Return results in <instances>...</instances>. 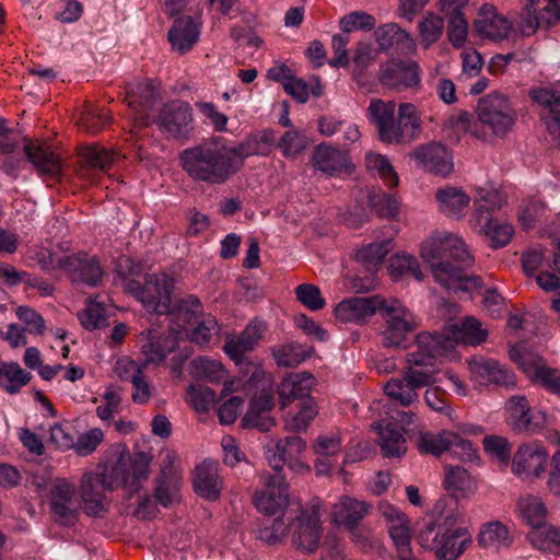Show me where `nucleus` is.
Masks as SVG:
<instances>
[{"mask_svg":"<svg viewBox=\"0 0 560 560\" xmlns=\"http://www.w3.org/2000/svg\"><path fill=\"white\" fill-rule=\"evenodd\" d=\"M487 331L475 317H464L460 323L444 326L440 331H422L416 336L417 350L406 355L401 377L390 378L384 386L387 396L402 406L418 399V390L435 383L439 358L450 357L458 343L479 345L487 339Z\"/></svg>","mask_w":560,"mask_h":560,"instance_id":"nucleus-1","label":"nucleus"},{"mask_svg":"<svg viewBox=\"0 0 560 560\" xmlns=\"http://www.w3.org/2000/svg\"><path fill=\"white\" fill-rule=\"evenodd\" d=\"M423 260L431 266L434 279L446 289L470 291L481 288L482 279L469 275L475 257L457 235L438 233L423 242L420 249Z\"/></svg>","mask_w":560,"mask_h":560,"instance_id":"nucleus-2","label":"nucleus"},{"mask_svg":"<svg viewBox=\"0 0 560 560\" xmlns=\"http://www.w3.org/2000/svg\"><path fill=\"white\" fill-rule=\"evenodd\" d=\"M178 163L196 184L223 185L237 174L230 148L214 140L184 149L178 154Z\"/></svg>","mask_w":560,"mask_h":560,"instance_id":"nucleus-3","label":"nucleus"},{"mask_svg":"<svg viewBox=\"0 0 560 560\" xmlns=\"http://www.w3.org/2000/svg\"><path fill=\"white\" fill-rule=\"evenodd\" d=\"M152 460L150 453L140 451L132 456L121 453L114 463H107L96 474L106 488L114 490L119 487H127L130 492L140 489V482L149 477V465Z\"/></svg>","mask_w":560,"mask_h":560,"instance_id":"nucleus-4","label":"nucleus"},{"mask_svg":"<svg viewBox=\"0 0 560 560\" xmlns=\"http://www.w3.org/2000/svg\"><path fill=\"white\" fill-rule=\"evenodd\" d=\"M320 500L314 498L301 506L294 517L289 518V533L292 546L303 553H314L323 535Z\"/></svg>","mask_w":560,"mask_h":560,"instance_id":"nucleus-5","label":"nucleus"},{"mask_svg":"<svg viewBox=\"0 0 560 560\" xmlns=\"http://www.w3.org/2000/svg\"><path fill=\"white\" fill-rule=\"evenodd\" d=\"M126 288L148 312L163 315L171 311L174 280L167 275H147L143 284L136 280H129Z\"/></svg>","mask_w":560,"mask_h":560,"instance_id":"nucleus-6","label":"nucleus"},{"mask_svg":"<svg viewBox=\"0 0 560 560\" xmlns=\"http://www.w3.org/2000/svg\"><path fill=\"white\" fill-rule=\"evenodd\" d=\"M385 327L382 343L386 348H406L408 336L418 327L412 314L396 299H384L380 308Z\"/></svg>","mask_w":560,"mask_h":560,"instance_id":"nucleus-7","label":"nucleus"},{"mask_svg":"<svg viewBox=\"0 0 560 560\" xmlns=\"http://www.w3.org/2000/svg\"><path fill=\"white\" fill-rule=\"evenodd\" d=\"M393 240L385 238L382 242L370 243L357 252V261L368 273L363 277L355 276L353 278L352 289L357 293H366L374 290L376 287L375 273L381 268L385 257L393 249Z\"/></svg>","mask_w":560,"mask_h":560,"instance_id":"nucleus-8","label":"nucleus"},{"mask_svg":"<svg viewBox=\"0 0 560 560\" xmlns=\"http://www.w3.org/2000/svg\"><path fill=\"white\" fill-rule=\"evenodd\" d=\"M421 132V118L411 103H401L398 107L397 116L394 115L392 121L381 130L378 139L386 144H408L412 142Z\"/></svg>","mask_w":560,"mask_h":560,"instance_id":"nucleus-9","label":"nucleus"},{"mask_svg":"<svg viewBox=\"0 0 560 560\" xmlns=\"http://www.w3.org/2000/svg\"><path fill=\"white\" fill-rule=\"evenodd\" d=\"M478 121L491 129L495 136H504L514 125L515 117L508 98L499 93H491L478 101Z\"/></svg>","mask_w":560,"mask_h":560,"instance_id":"nucleus-10","label":"nucleus"},{"mask_svg":"<svg viewBox=\"0 0 560 560\" xmlns=\"http://www.w3.org/2000/svg\"><path fill=\"white\" fill-rule=\"evenodd\" d=\"M506 409L510 425L517 433L533 435L546 425V413L541 410L532 409L525 396H512L508 400Z\"/></svg>","mask_w":560,"mask_h":560,"instance_id":"nucleus-11","label":"nucleus"},{"mask_svg":"<svg viewBox=\"0 0 560 560\" xmlns=\"http://www.w3.org/2000/svg\"><path fill=\"white\" fill-rule=\"evenodd\" d=\"M59 268L65 270L72 282L89 287H97L104 275L98 258L83 252L62 257Z\"/></svg>","mask_w":560,"mask_h":560,"instance_id":"nucleus-12","label":"nucleus"},{"mask_svg":"<svg viewBox=\"0 0 560 560\" xmlns=\"http://www.w3.org/2000/svg\"><path fill=\"white\" fill-rule=\"evenodd\" d=\"M421 70L416 61H388L381 66L378 80L382 85L401 92L420 85Z\"/></svg>","mask_w":560,"mask_h":560,"instance_id":"nucleus-13","label":"nucleus"},{"mask_svg":"<svg viewBox=\"0 0 560 560\" xmlns=\"http://www.w3.org/2000/svg\"><path fill=\"white\" fill-rule=\"evenodd\" d=\"M156 122L163 132L168 133L173 138H186L191 131L192 113L187 103L173 101L164 104L160 110Z\"/></svg>","mask_w":560,"mask_h":560,"instance_id":"nucleus-14","label":"nucleus"},{"mask_svg":"<svg viewBox=\"0 0 560 560\" xmlns=\"http://www.w3.org/2000/svg\"><path fill=\"white\" fill-rule=\"evenodd\" d=\"M159 100V93L152 81L139 82L126 91V102L129 108L135 112V124L131 132L151 124L150 110Z\"/></svg>","mask_w":560,"mask_h":560,"instance_id":"nucleus-15","label":"nucleus"},{"mask_svg":"<svg viewBox=\"0 0 560 560\" xmlns=\"http://www.w3.org/2000/svg\"><path fill=\"white\" fill-rule=\"evenodd\" d=\"M384 299L381 295L350 298L342 300L335 308V316L343 323L363 325L376 312H380Z\"/></svg>","mask_w":560,"mask_h":560,"instance_id":"nucleus-16","label":"nucleus"},{"mask_svg":"<svg viewBox=\"0 0 560 560\" xmlns=\"http://www.w3.org/2000/svg\"><path fill=\"white\" fill-rule=\"evenodd\" d=\"M383 515L388 522V534L396 548L397 559L418 560L411 548V534L407 515L393 506H387L383 511Z\"/></svg>","mask_w":560,"mask_h":560,"instance_id":"nucleus-17","label":"nucleus"},{"mask_svg":"<svg viewBox=\"0 0 560 560\" xmlns=\"http://www.w3.org/2000/svg\"><path fill=\"white\" fill-rule=\"evenodd\" d=\"M254 503L258 511L267 515L282 512L289 503V486L284 477L279 472L272 475L266 489L255 495Z\"/></svg>","mask_w":560,"mask_h":560,"instance_id":"nucleus-18","label":"nucleus"},{"mask_svg":"<svg viewBox=\"0 0 560 560\" xmlns=\"http://www.w3.org/2000/svg\"><path fill=\"white\" fill-rule=\"evenodd\" d=\"M74 495V487L66 480H58L51 489L50 511L61 525L71 526L77 522L79 511Z\"/></svg>","mask_w":560,"mask_h":560,"instance_id":"nucleus-19","label":"nucleus"},{"mask_svg":"<svg viewBox=\"0 0 560 560\" xmlns=\"http://www.w3.org/2000/svg\"><path fill=\"white\" fill-rule=\"evenodd\" d=\"M548 453L540 444H522L512 459V471L517 476L539 477L545 471Z\"/></svg>","mask_w":560,"mask_h":560,"instance_id":"nucleus-20","label":"nucleus"},{"mask_svg":"<svg viewBox=\"0 0 560 560\" xmlns=\"http://www.w3.org/2000/svg\"><path fill=\"white\" fill-rule=\"evenodd\" d=\"M312 163L316 170L331 176L351 173L353 170L348 152L326 142L314 149Z\"/></svg>","mask_w":560,"mask_h":560,"instance_id":"nucleus-21","label":"nucleus"},{"mask_svg":"<svg viewBox=\"0 0 560 560\" xmlns=\"http://www.w3.org/2000/svg\"><path fill=\"white\" fill-rule=\"evenodd\" d=\"M417 164L427 172L447 176L453 170L452 155L441 143L420 145L410 153Z\"/></svg>","mask_w":560,"mask_h":560,"instance_id":"nucleus-22","label":"nucleus"},{"mask_svg":"<svg viewBox=\"0 0 560 560\" xmlns=\"http://www.w3.org/2000/svg\"><path fill=\"white\" fill-rule=\"evenodd\" d=\"M371 509L372 505L365 501L342 495L331 508V522L346 529H355L370 514Z\"/></svg>","mask_w":560,"mask_h":560,"instance_id":"nucleus-23","label":"nucleus"},{"mask_svg":"<svg viewBox=\"0 0 560 560\" xmlns=\"http://www.w3.org/2000/svg\"><path fill=\"white\" fill-rule=\"evenodd\" d=\"M265 325L262 322L253 320L235 337H228L223 350L236 364L244 361L245 354L252 352L262 337Z\"/></svg>","mask_w":560,"mask_h":560,"instance_id":"nucleus-24","label":"nucleus"},{"mask_svg":"<svg viewBox=\"0 0 560 560\" xmlns=\"http://www.w3.org/2000/svg\"><path fill=\"white\" fill-rule=\"evenodd\" d=\"M469 370L480 384H495L505 387L515 385V376L505 370L497 360L474 357L468 362Z\"/></svg>","mask_w":560,"mask_h":560,"instance_id":"nucleus-25","label":"nucleus"},{"mask_svg":"<svg viewBox=\"0 0 560 560\" xmlns=\"http://www.w3.org/2000/svg\"><path fill=\"white\" fill-rule=\"evenodd\" d=\"M315 378L307 372L296 373L282 380L278 387L280 409H285L292 404L313 398L311 396Z\"/></svg>","mask_w":560,"mask_h":560,"instance_id":"nucleus-26","label":"nucleus"},{"mask_svg":"<svg viewBox=\"0 0 560 560\" xmlns=\"http://www.w3.org/2000/svg\"><path fill=\"white\" fill-rule=\"evenodd\" d=\"M192 486L199 497L208 501H217L223 487V481L219 476L218 463L206 459L198 465L195 468Z\"/></svg>","mask_w":560,"mask_h":560,"instance_id":"nucleus-27","label":"nucleus"},{"mask_svg":"<svg viewBox=\"0 0 560 560\" xmlns=\"http://www.w3.org/2000/svg\"><path fill=\"white\" fill-rule=\"evenodd\" d=\"M273 408V397L270 393L261 390L256 394L250 402L247 412L242 419L245 428H256L261 432H268L275 427V420L270 417Z\"/></svg>","mask_w":560,"mask_h":560,"instance_id":"nucleus-28","label":"nucleus"},{"mask_svg":"<svg viewBox=\"0 0 560 560\" xmlns=\"http://www.w3.org/2000/svg\"><path fill=\"white\" fill-rule=\"evenodd\" d=\"M24 154L40 176L55 178L60 175V159L48 145L37 141H28L24 145Z\"/></svg>","mask_w":560,"mask_h":560,"instance_id":"nucleus-29","label":"nucleus"},{"mask_svg":"<svg viewBox=\"0 0 560 560\" xmlns=\"http://www.w3.org/2000/svg\"><path fill=\"white\" fill-rule=\"evenodd\" d=\"M511 23L495 12L493 5L483 4L478 18L474 22V30L477 34L492 40H500L508 36L511 31Z\"/></svg>","mask_w":560,"mask_h":560,"instance_id":"nucleus-30","label":"nucleus"},{"mask_svg":"<svg viewBox=\"0 0 560 560\" xmlns=\"http://www.w3.org/2000/svg\"><path fill=\"white\" fill-rule=\"evenodd\" d=\"M374 34L381 50L395 49L401 54L416 50L415 39L397 23L383 24L376 28Z\"/></svg>","mask_w":560,"mask_h":560,"instance_id":"nucleus-31","label":"nucleus"},{"mask_svg":"<svg viewBox=\"0 0 560 560\" xmlns=\"http://www.w3.org/2000/svg\"><path fill=\"white\" fill-rule=\"evenodd\" d=\"M533 100L544 106L541 119L550 136L560 143V92L539 89Z\"/></svg>","mask_w":560,"mask_h":560,"instance_id":"nucleus-32","label":"nucleus"},{"mask_svg":"<svg viewBox=\"0 0 560 560\" xmlns=\"http://www.w3.org/2000/svg\"><path fill=\"white\" fill-rule=\"evenodd\" d=\"M378 434V445L384 457H400L407 452L404 429L396 428L392 422L381 420L372 424Z\"/></svg>","mask_w":560,"mask_h":560,"instance_id":"nucleus-33","label":"nucleus"},{"mask_svg":"<svg viewBox=\"0 0 560 560\" xmlns=\"http://www.w3.org/2000/svg\"><path fill=\"white\" fill-rule=\"evenodd\" d=\"M445 489L451 497L458 499L471 498L478 489L475 478L467 469L460 466L448 465L445 467Z\"/></svg>","mask_w":560,"mask_h":560,"instance_id":"nucleus-34","label":"nucleus"},{"mask_svg":"<svg viewBox=\"0 0 560 560\" xmlns=\"http://www.w3.org/2000/svg\"><path fill=\"white\" fill-rule=\"evenodd\" d=\"M173 49L186 54L199 39V30L191 16H179L167 34Z\"/></svg>","mask_w":560,"mask_h":560,"instance_id":"nucleus-35","label":"nucleus"},{"mask_svg":"<svg viewBox=\"0 0 560 560\" xmlns=\"http://www.w3.org/2000/svg\"><path fill=\"white\" fill-rule=\"evenodd\" d=\"M471 538L466 528L444 529L435 556L439 560H456L466 549Z\"/></svg>","mask_w":560,"mask_h":560,"instance_id":"nucleus-36","label":"nucleus"},{"mask_svg":"<svg viewBox=\"0 0 560 560\" xmlns=\"http://www.w3.org/2000/svg\"><path fill=\"white\" fill-rule=\"evenodd\" d=\"M177 348V338L173 332L156 335L151 332L148 343L142 346L145 363H161Z\"/></svg>","mask_w":560,"mask_h":560,"instance_id":"nucleus-37","label":"nucleus"},{"mask_svg":"<svg viewBox=\"0 0 560 560\" xmlns=\"http://www.w3.org/2000/svg\"><path fill=\"white\" fill-rule=\"evenodd\" d=\"M474 228L478 233L483 234L493 248H501L508 245L513 235V228L508 223H501L487 217V219L475 221Z\"/></svg>","mask_w":560,"mask_h":560,"instance_id":"nucleus-38","label":"nucleus"},{"mask_svg":"<svg viewBox=\"0 0 560 560\" xmlns=\"http://www.w3.org/2000/svg\"><path fill=\"white\" fill-rule=\"evenodd\" d=\"M504 203L505 198L498 189L476 188L474 222L492 217V212L500 209Z\"/></svg>","mask_w":560,"mask_h":560,"instance_id":"nucleus-39","label":"nucleus"},{"mask_svg":"<svg viewBox=\"0 0 560 560\" xmlns=\"http://www.w3.org/2000/svg\"><path fill=\"white\" fill-rule=\"evenodd\" d=\"M435 197L441 211L446 215L460 214L469 205L470 197L459 187L446 186L438 189Z\"/></svg>","mask_w":560,"mask_h":560,"instance_id":"nucleus-40","label":"nucleus"},{"mask_svg":"<svg viewBox=\"0 0 560 560\" xmlns=\"http://www.w3.org/2000/svg\"><path fill=\"white\" fill-rule=\"evenodd\" d=\"M171 316L172 322L179 327H185L191 322L198 319L202 314V304L200 300L194 295L171 303V311L166 313Z\"/></svg>","mask_w":560,"mask_h":560,"instance_id":"nucleus-41","label":"nucleus"},{"mask_svg":"<svg viewBox=\"0 0 560 560\" xmlns=\"http://www.w3.org/2000/svg\"><path fill=\"white\" fill-rule=\"evenodd\" d=\"M296 413L285 418L284 428L287 431L301 433L305 432L318 415V406L314 398L295 404Z\"/></svg>","mask_w":560,"mask_h":560,"instance_id":"nucleus-42","label":"nucleus"},{"mask_svg":"<svg viewBox=\"0 0 560 560\" xmlns=\"http://www.w3.org/2000/svg\"><path fill=\"white\" fill-rule=\"evenodd\" d=\"M81 162L92 170L106 171L120 159L119 153L98 145L84 147L80 150Z\"/></svg>","mask_w":560,"mask_h":560,"instance_id":"nucleus-43","label":"nucleus"},{"mask_svg":"<svg viewBox=\"0 0 560 560\" xmlns=\"http://www.w3.org/2000/svg\"><path fill=\"white\" fill-rule=\"evenodd\" d=\"M306 447L305 441L299 436H287L276 444V452L271 459L272 468L279 472L287 462H291Z\"/></svg>","mask_w":560,"mask_h":560,"instance_id":"nucleus-44","label":"nucleus"},{"mask_svg":"<svg viewBox=\"0 0 560 560\" xmlns=\"http://www.w3.org/2000/svg\"><path fill=\"white\" fill-rule=\"evenodd\" d=\"M451 439H454L453 432L447 430L439 433L423 432L420 433L417 445L421 453L440 457L450 452Z\"/></svg>","mask_w":560,"mask_h":560,"instance_id":"nucleus-45","label":"nucleus"},{"mask_svg":"<svg viewBox=\"0 0 560 560\" xmlns=\"http://www.w3.org/2000/svg\"><path fill=\"white\" fill-rule=\"evenodd\" d=\"M0 375L3 388L9 394L19 393L32 380V374L22 369L16 362H0Z\"/></svg>","mask_w":560,"mask_h":560,"instance_id":"nucleus-46","label":"nucleus"},{"mask_svg":"<svg viewBox=\"0 0 560 560\" xmlns=\"http://www.w3.org/2000/svg\"><path fill=\"white\" fill-rule=\"evenodd\" d=\"M477 540L480 546L486 548L508 547L512 542L508 527L498 521L483 525Z\"/></svg>","mask_w":560,"mask_h":560,"instance_id":"nucleus-47","label":"nucleus"},{"mask_svg":"<svg viewBox=\"0 0 560 560\" xmlns=\"http://www.w3.org/2000/svg\"><path fill=\"white\" fill-rule=\"evenodd\" d=\"M368 203L380 218L393 220L398 215L399 202L395 196L386 194L382 189L370 190Z\"/></svg>","mask_w":560,"mask_h":560,"instance_id":"nucleus-48","label":"nucleus"},{"mask_svg":"<svg viewBox=\"0 0 560 560\" xmlns=\"http://www.w3.org/2000/svg\"><path fill=\"white\" fill-rule=\"evenodd\" d=\"M527 539L539 550L558 551L560 550V527L542 524L538 528L532 529Z\"/></svg>","mask_w":560,"mask_h":560,"instance_id":"nucleus-49","label":"nucleus"},{"mask_svg":"<svg viewBox=\"0 0 560 560\" xmlns=\"http://www.w3.org/2000/svg\"><path fill=\"white\" fill-rule=\"evenodd\" d=\"M229 148L237 173L244 167L247 158L269 153L256 135H250L244 141Z\"/></svg>","mask_w":560,"mask_h":560,"instance_id":"nucleus-50","label":"nucleus"},{"mask_svg":"<svg viewBox=\"0 0 560 560\" xmlns=\"http://www.w3.org/2000/svg\"><path fill=\"white\" fill-rule=\"evenodd\" d=\"M387 269L394 281L399 280L405 275H410L419 281L423 279V273L420 270L418 261L410 255L397 254L392 256L388 260Z\"/></svg>","mask_w":560,"mask_h":560,"instance_id":"nucleus-51","label":"nucleus"},{"mask_svg":"<svg viewBox=\"0 0 560 560\" xmlns=\"http://www.w3.org/2000/svg\"><path fill=\"white\" fill-rule=\"evenodd\" d=\"M366 113L370 122L375 126L378 133L381 130L385 131L386 125L392 121L393 116L396 114V103L372 98Z\"/></svg>","mask_w":560,"mask_h":560,"instance_id":"nucleus-52","label":"nucleus"},{"mask_svg":"<svg viewBox=\"0 0 560 560\" xmlns=\"http://www.w3.org/2000/svg\"><path fill=\"white\" fill-rule=\"evenodd\" d=\"M307 144L308 141L305 133L296 129L285 131L277 142V147L287 159H296L304 152Z\"/></svg>","mask_w":560,"mask_h":560,"instance_id":"nucleus-53","label":"nucleus"},{"mask_svg":"<svg viewBox=\"0 0 560 560\" xmlns=\"http://www.w3.org/2000/svg\"><path fill=\"white\" fill-rule=\"evenodd\" d=\"M421 44L428 48L436 43L444 31V20L442 16L429 12L418 24Z\"/></svg>","mask_w":560,"mask_h":560,"instance_id":"nucleus-54","label":"nucleus"},{"mask_svg":"<svg viewBox=\"0 0 560 560\" xmlns=\"http://www.w3.org/2000/svg\"><path fill=\"white\" fill-rule=\"evenodd\" d=\"M517 505L522 516L533 526V529L544 524L547 509L541 499L537 497L522 498Z\"/></svg>","mask_w":560,"mask_h":560,"instance_id":"nucleus-55","label":"nucleus"},{"mask_svg":"<svg viewBox=\"0 0 560 560\" xmlns=\"http://www.w3.org/2000/svg\"><path fill=\"white\" fill-rule=\"evenodd\" d=\"M272 355L278 365L293 368L302 363L310 353L294 342L281 345L272 348Z\"/></svg>","mask_w":560,"mask_h":560,"instance_id":"nucleus-56","label":"nucleus"},{"mask_svg":"<svg viewBox=\"0 0 560 560\" xmlns=\"http://www.w3.org/2000/svg\"><path fill=\"white\" fill-rule=\"evenodd\" d=\"M86 307L78 313V317L82 326L89 330L102 328L108 325L105 316V308L101 303L93 301L91 298L86 300Z\"/></svg>","mask_w":560,"mask_h":560,"instance_id":"nucleus-57","label":"nucleus"},{"mask_svg":"<svg viewBox=\"0 0 560 560\" xmlns=\"http://www.w3.org/2000/svg\"><path fill=\"white\" fill-rule=\"evenodd\" d=\"M192 365L199 378H205L210 383H220L225 378V369L222 363L217 360L200 357L192 361Z\"/></svg>","mask_w":560,"mask_h":560,"instance_id":"nucleus-58","label":"nucleus"},{"mask_svg":"<svg viewBox=\"0 0 560 560\" xmlns=\"http://www.w3.org/2000/svg\"><path fill=\"white\" fill-rule=\"evenodd\" d=\"M188 401L199 413L206 412L215 401V393L212 388L203 385L190 386L188 389Z\"/></svg>","mask_w":560,"mask_h":560,"instance_id":"nucleus-59","label":"nucleus"},{"mask_svg":"<svg viewBox=\"0 0 560 560\" xmlns=\"http://www.w3.org/2000/svg\"><path fill=\"white\" fill-rule=\"evenodd\" d=\"M296 300L311 311H319L326 305L318 287L303 283L295 288Z\"/></svg>","mask_w":560,"mask_h":560,"instance_id":"nucleus-60","label":"nucleus"},{"mask_svg":"<svg viewBox=\"0 0 560 560\" xmlns=\"http://www.w3.org/2000/svg\"><path fill=\"white\" fill-rule=\"evenodd\" d=\"M175 494L176 492L175 486L173 485L172 467L163 466L155 488V499L163 506L167 508L172 503Z\"/></svg>","mask_w":560,"mask_h":560,"instance_id":"nucleus-61","label":"nucleus"},{"mask_svg":"<svg viewBox=\"0 0 560 560\" xmlns=\"http://www.w3.org/2000/svg\"><path fill=\"white\" fill-rule=\"evenodd\" d=\"M485 451L495 457L499 462L508 464L511 457V444L509 441L499 435H487L482 440Z\"/></svg>","mask_w":560,"mask_h":560,"instance_id":"nucleus-62","label":"nucleus"},{"mask_svg":"<svg viewBox=\"0 0 560 560\" xmlns=\"http://www.w3.org/2000/svg\"><path fill=\"white\" fill-rule=\"evenodd\" d=\"M375 18L361 11H354L345 15L340 20V28L345 33L355 30L371 31L375 27Z\"/></svg>","mask_w":560,"mask_h":560,"instance_id":"nucleus-63","label":"nucleus"},{"mask_svg":"<svg viewBox=\"0 0 560 560\" xmlns=\"http://www.w3.org/2000/svg\"><path fill=\"white\" fill-rule=\"evenodd\" d=\"M109 122L108 113L102 108H91L85 110L79 120V126L89 133L100 132Z\"/></svg>","mask_w":560,"mask_h":560,"instance_id":"nucleus-64","label":"nucleus"}]
</instances>
